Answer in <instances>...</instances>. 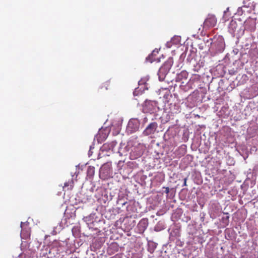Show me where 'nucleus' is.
Masks as SVG:
<instances>
[{"mask_svg":"<svg viewBox=\"0 0 258 258\" xmlns=\"http://www.w3.org/2000/svg\"><path fill=\"white\" fill-rule=\"evenodd\" d=\"M225 42L221 35L215 36L210 42L209 51L210 55L214 56L223 53L225 49Z\"/></svg>","mask_w":258,"mask_h":258,"instance_id":"obj_1","label":"nucleus"},{"mask_svg":"<svg viewBox=\"0 0 258 258\" xmlns=\"http://www.w3.org/2000/svg\"><path fill=\"white\" fill-rule=\"evenodd\" d=\"M172 64L173 59L169 58L160 68L158 73V78L160 81H165L167 82H169V80H166V76L170 70Z\"/></svg>","mask_w":258,"mask_h":258,"instance_id":"obj_2","label":"nucleus"},{"mask_svg":"<svg viewBox=\"0 0 258 258\" xmlns=\"http://www.w3.org/2000/svg\"><path fill=\"white\" fill-rule=\"evenodd\" d=\"M159 110L157 102L146 100L143 105V110L144 113L155 114Z\"/></svg>","mask_w":258,"mask_h":258,"instance_id":"obj_3","label":"nucleus"},{"mask_svg":"<svg viewBox=\"0 0 258 258\" xmlns=\"http://www.w3.org/2000/svg\"><path fill=\"white\" fill-rule=\"evenodd\" d=\"M158 124L156 121L150 122L143 131L142 135L147 136L150 138H153L156 133L158 132Z\"/></svg>","mask_w":258,"mask_h":258,"instance_id":"obj_4","label":"nucleus"},{"mask_svg":"<svg viewBox=\"0 0 258 258\" xmlns=\"http://www.w3.org/2000/svg\"><path fill=\"white\" fill-rule=\"evenodd\" d=\"M140 121L137 118L130 119L126 129L127 134H132L138 131L140 128Z\"/></svg>","mask_w":258,"mask_h":258,"instance_id":"obj_5","label":"nucleus"},{"mask_svg":"<svg viewBox=\"0 0 258 258\" xmlns=\"http://www.w3.org/2000/svg\"><path fill=\"white\" fill-rule=\"evenodd\" d=\"M111 166L110 162H106L101 167L99 172L101 178L105 179L112 176L113 172Z\"/></svg>","mask_w":258,"mask_h":258,"instance_id":"obj_6","label":"nucleus"},{"mask_svg":"<svg viewBox=\"0 0 258 258\" xmlns=\"http://www.w3.org/2000/svg\"><path fill=\"white\" fill-rule=\"evenodd\" d=\"M149 79L150 77L149 76H146L142 78L138 82L139 87L137 88H136L134 91L133 94L134 96L138 95L144 92L145 90L148 89V84L147 83V82L149 81Z\"/></svg>","mask_w":258,"mask_h":258,"instance_id":"obj_7","label":"nucleus"},{"mask_svg":"<svg viewBox=\"0 0 258 258\" xmlns=\"http://www.w3.org/2000/svg\"><path fill=\"white\" fill-rule=\"evenodd\" d=\"M256 22L255 20L249 18L247 19L244 23V29H240L238 31L237 34L238 36L242 35L244 34V30L249 31H254L255 29Z\"/></svg>","mask_w":258,"mask_h":258,"instance_id":"obj_8","label":"nucleus"},{"mask_svg":"<svg viewBox=\"0 0 258 258\" xmlns=\"http://www.w3.org/2000/svg\"><path fill=\"white\" fill-rule=\"evenodd\" d=\"M217 23V19L213 15L209 14L203 23V28L207 29L214 27Z\"/></svg>","mask_w":258,"mask_h":258,"instance_id":"obj_9","label":"nucleus"},{"mask_svg":"<svg viewBox=\"0 0 258 258\" xmlns=\"http://www.w3.org/2000/svg\"><path fill=\"white\" fill-rule=\"evenodd\" d=\"M28 225V222L21 223V237L22 239H27L30 236V229Z\"/></svg>","mask_w":258,"mask_h":258,"instance_id":"obj_10","label":"nucleus"},{"mask_svg":"<svg viewBox=\"0 0 258 258\" xmlns=\"http://www.w3.org/2000/svg\"><path fill=\"white\" fill-rule=\"evenodd\" d=\"M103 223V221L101 220L95 219L94 221H92L91 223H89L88 227L90 229L94 230L96 232H98L100 231V228Z\"/></svg>","mask_w":258,"mask_h":258,"instance_id":"obj_11","label":"nucleus"},{"mask_svg":"<svg viewBox=\"0 0 258 258\" xmlns=\"http://www.w3.org/2000/svg\"><path fill=\"white\" fill-rule=\"evenodd\" d=\"M148 226V220L147 218H143L139 222L137 225L138 232L142 234L147 229Z\"/></svg>","mask_w":258,"mask_h":258,"instance_id":"obj_12","label":"nucleus"},{"mask_svg":"<svg viewBox=\"0 0 258 258\" xmlns=\"http://www.w3.org/2000/svg\"><path fill=\"white\" fill-rule=\"evenodd\" d=\"M113 193L108 192L107 191H104L102 195V201L104 203H106L112 200L114 197Z\"/></svg>","mask_w":258,"mask_h":258,"instance_id":"obj_13","label":"nucleus"},{"mask_svg":"<svg viewBox=\"0 0 258 258\" xmlns=\"http://www.w3.org/2000/svg\"><path fill=\"white\" fill-rule=\"evenodd\" d=\"M193 64L192 70L195 73L199 72L200 70L204 67V63L203 61L200 60L199 61H196L195 60L192 61Z\"/></svg>","mask_w":258,"mask_h":258,"instance_id":"obj_14","label":"nucleus"},{"mask_svg":"<svg viewBox=\"0 0 258 258\" xmlns=\"http://www.w3.org/2000/svg\"><path fill=\"white\" fill-rule=\"evenodd\" d=\"M237 26V24L235 21L231 20L230 21L228 26V31L233 36H235Z\"/></svg>","mask_w":258,"mask_h":258,"instance_id":"obj_15","label":"nucleus"},{"mask_svg":"<svg viewBox=\"0 0 258 258\" xmlns=\"http://www.w3.org/2000/svg\"><path fill=\"white\" fill-rule=\"evenodd\" d=\"M127 204L126 199L125 198L123 195H118V199L116 201V204L119 206L117 207L118 210H120L121 207Z\"/></svg>","mask_w":258,"mask_h":258,"instance_id":"obj_16","label":"nucleus"},{"mask_svg":"<svg viewBox=\"0 0 258 258\" xmlns=\"http://www.w3.org/2000/svg\"><path fill=\"white\" fill-rule=\"evenodd\" d=\"M119 246L116 243H111L108 248L107 252L109 254H113L118 251Z\"/></svg>","mask_w":258,"mask_h":258,"instance_id":"obj_17","label":"nucleus"},{"mask_svg":"<svg viewBox=\"0 0 258 258\" xmlns=\"http://www.w3.org/2000/svg\"><path fill=\"white\" fill-rule=\"evenodd\" d=\"M188 73L185 71H183L180 72L179 74H177L176 77V81H181L183 79H186L187 78Z\"/></svg>","mask_w":258,"mask_h":258,"instance_id":"obj_18","label":"nucleus"},{"mask_svg":"<svg viewBox=\"0 0 258 258\" xmlns=\"http://www.w3.org/2000/svg\"><path fill=\"white\" fill-rule=\"evenodd\" d=\"M170 110L171 113H177L180 111V106L178 104H172L170 105Z\"/></svg>","mask_w":258,"mask_h":258,"instance_id":"obj_19","label":"nucleus"},{"mask_svg":"<svg viewBox=\"0 0 258 258\" xmlns=\"http://www.w3.org/2000/svg\"><path fill=\"white\" fill-rule=\"evenodd\" d=\"M157 243L153 241H149L148 243V251L151 253H153L157 247Z\"/></svg>","mask_w":258,"mask_h":258,"instance_id":"obj_20","label":"nucleus"},{"mask_svg":"<svg viewBox=\"0 0 258 258\" xmlns=\"http://www.w3.org/2000/svg\"><path fill=\"white\" fill-rule=\"evenodd\" d=\"M170 235L173 237H179L180 236V230L178 226H175L170 233Z\"/></svg>","mask_w":258,"mask_h":258,"instance_id":"obj_21","label":"nucleus"},{"mask_svg":"<svg viewBox=\"0 0 258 258\" xmlns=\"http://www.w3.org/2000/svg\"><path fill=\"white\" fill-rule=\"evenodd\" d=\"M165 228V226L163 222L159 221L157 223L154 227V230L156 231L159 232Z\"/></svg>","mask_w":258,"mask_h":258,"instance_id":"obj_22","label":"nucleus"},{"mask_svg":"<svg viewBox=\"0 0 258 258\" xmlns=\"http://www.w3.org/2000/svg\"><path fill=\"white\" fill-rule=\"evenodd\" d=\"M158 53V49L156 48L152 52L149 54L147 57H146V60L148 61H149L150 62H152L153 61L155 60V59H154L152 57L154 55H156Z\"/></svg>","mask_w":258,"mask_h":258,"instance_id":"obj_23","label":"nucleus"},{"mask_svg":"<svg viewBox=\"0 0 258 258\" xmlns=\"http://www.w3.org/2000/svg\"><path fill=\"white\" fill-rule=\"evenodd\" d=\"M94 173L95 168L93 166H89L87 171V176L89 178H91L93 176Z\"/></svg>","mask_w":258,"mask_h":258,"instance_id":"obj_24","label":"nucleus"},{"mask_svg":"<svg viewBox=\"0 0 258 258\" xmlns=\"http://www.w3.org/2000/svg\"><path fill=\"white\" fill-rule=\"evenodd\" d=\"M94 216H95L94 214H93V215L91 214L89 216L85 217L83 218V220L86 223L88 226H89V223H91V222H92V221L94 220Z\"/></svg>","mask_w":258,"mask_h":258,"instance_id":"obj_25","label":"nucleus"},{"mask_svg":"<svg viewBox=\"0 0 258 258\" xmlns=\"http://www.w3.org/2000/svg\"><path fill=\"white\" fill-rule=\"evenodd\" d=\"M102 133V131H101V129L99 130V133L98 135H97L96 136H95V138L97 139V140H98V142H99L100 141H102L103 140H104L105 139H106V135L105 134H102V135H101Z\"/></svg>","mask_w":258,"mask_h":258,"instance_id":"obj_26","label":"nucleus"},{"mask_svg":"<svg viewBox=\"0 0 258 258\" xmlns=\"http://www.w3.org/2000/svg\"><path fill=\"white\" fill-rule=\"evenodd\" d=\"M154 177L155 179L159 182H162L164 180V176L162 173H157Z\"/></svg>","mask_w":258,"mask_h":258,"instance_id":"obj_27","label":"nucleus"},{"mask_svg":"<svg viewBox=\"0 0 258 258\" xmlns=\"http://www.w3.org/2000/svg\"><path fill=\"white\" fill-rule=\"evenodd\" d=\"M73 186V181L71 180L64 183L63 188H68V189H71Z\"/></svg>","mask_w":258,"mask_h":258,"instance_id":"obj_28","label":"nucleus"},{"mask_svg":"<svg viewBox=\"0 0 258 258\" xmlns=\"http://www.w3.org/2000/svg\"><path fill=\"white\" fill-rule=\"evenodd\" d=\"M229 216L228 215V213H226V216L222 218V222L226 225H228L229 224Z\"/></svg>","mask_w":258,"mask_h":258,"instance_id":"obj_29","label":"nucleus"},{"mask_svg":"<svg viewBox=\"0 0 258 258\" xmlns=\"http://www.w3.org/2000/svg\"><path fill=\"white\" fill-rule=\"evenodd\" d=\"M181 219L182 221L187 223L190 220L191 218L189 215L184 214L181 218Z\"/></svg>","mask_w":258,"mask_h":258,"instance_id":"obj_30","label":"nucleus"},{"mask_svg":"<svg viewBox=\"0 0 258 258\" xmlns=\"http://www.w3.org/2000/svg\"><path fill=\"white\" fill-rule=\"evenodd\" d=\"M171 41L173 44H177L180 41V37L179 36H174L172 38H171Z\"/></svg>","mask_w":258,"mask_h":258,"instance_id":"obj_31","label":"nucleus"},{"mask_svg":"<svg viewBox=\"0 0 258 258\" xmlns=\"http://www.w3.org/2000/svg\"><path fill=\"white\" fill-rule=\"evenodd\" d=\"M171 97V95L170 94V92L167 91L165 94L164 95V98L165 99V101H168V99L169 98Z\"/></svg>","mask_w":258,"mask_h":258,"instance_id":"obj_32","label":"nucleus"},{"mask_svg":"<svg viewBox=\"0 0 258 258\" xmlns=\"http://www.w3.org/2000/svg\"><path fill=\"white\" fill-rule=\"evenodd\" d=\"M117 142L116 141H113L110 143L109 145V150H113L114 147L116 146Z\"/></svg>","mask_w":258,"mask_h":258,"instance_id":"obj_33","label":"nucleus"},{"mask_svg":"<svg viewBox=\"0 0 258 258\" xmlns=\"http://www.w3.org/2000/svg\"><path fill=\"white\" fill-rule=\"evenodd\" d=\"M118 153L120 154V156L122 155H126V151H124V150H122V148H120L118 151Z\"/></svg>","mask_w":258,"mask_h":258,"instance_id":"obj_34","label":"nucleus"},{"mask_svg":"<svg viewBox=\"0 0 258 258\" xmlns=\"http://www.w3.org/2000/svg\"><path fill=\"white\" fill-rule=\"evenodd\" d=\"M109 144H104L103 146L102 147L101 149L103 151L104 150H109Z\"/></svg>","mask_w":258,"mask_h":258,"instance_id":"obj_35","label":"nucleus"},{"mask_svg":"<svg viewBox=\"0 0 258 258\" xmlns=\"http://www.w3.org/2000/svg\"><path fill=\"white\" fill-rule=\"evenodd\" d=\"M123 165V162L121 160L119 161L117 163V167L118 168V169H120Z\"/></svg>","mask_w":258,"mask_h":258,"instance_id":"obj_36","label":"nucleus"},{"mask_svg":"<svg viewBox=\"0 0 258 258\" xmlns=\"http://www.w3.org/2000/svg\"><path fill=\"white\" fill-rule=\"evenodd\" d=\"M212 39V38H210V39H206V38H205L204 39V42H205L206 44L209 43V44L208 45V46L209 47L210 46V42H211Z\"/></svg>","mask_w":258,"mask_h":258,"instance_id":"obj_37","label":"nucleus"},{"mask_svg":"<svg viewBox=\"0 0 258 258\" xmlns=\"http://www.w3.org/2000/svg\"><path fill=\"white\" fill-rule=\"evenodd\" d=\"M90 199H91L90 196H86V199H85V198L83 199L82 200V202H83V203H86L88 201H89Z\"/></svg>","mask_w":258,"mask_h":258,"instance_id":"obj_38","label":"nucleus"},{"mask_svg":"<svg viewBox=\"0 0 258 258\" xmlns=\"http://www.w3.org/2000/svg\"><path fill=\"white\" fill-rule=\"evenodd\" d=\"M172 42L171 41V40H170V41H168L166 42V46L167 47V48H170L172 45Z\"/></svg>","mask_w":258,"mask_h":258,"instance_id":"obj_39","label":"nucleus"},{"mask_svg":"<svg viewBox=\"0 0 258 258\" xmlns=\"http://www.w3.org/2000/svg\"><path fill=\"white\" fill-rule=\"evenodd\" d=\"M94 148V145H92L90 146V150L89 151V152H88V155L89 156H90L91 155H92V152L91 151V150Z\"/></svg>","mask_w":258,"mask_h":258,"instance_id":"obj_40","label":"nucleus"},{"mask_svg":"<svg viewBox=\"0 0 258 258\" xmlns=\"http://www.w3.org/2000/svg\"><path fill=\"white\" fill-rule=\"evenodd\" d=\"M237 13L239 15H241L243 14V11L241 7H239L237 9Z\"/></svg>","mask_w":258,"mask_h":258,"instance_id":"obj_41","label":"nucleus"},{"mask_svg":"<svg viewBox=\"0 0 258 258\" xmlns=\"http://www.w3.org/2000/svg\"><path fill=\"white\" fill-rule=\"evenodd\" d=\"M126 210L127 211H133V209L134 208L133 206L132 205H127V207H126Z\"/></svg>","mask_w":258,"mask_h":258,"instance_id":"obj_42","label":"nucleus"},{"mask_svg":"<svg viewBox=\"0 0 258 258\" xmlns=\"http://www.w3.org/2000/svg\"><path fill=\"white\" fill-rule=\"evenodd\" d=\"M148 119L147 117H145L143 118V121H142V124L144 125L145 123H146L148 122Z\"/></svg>","mask_w":258,"mask_h":258,"instance_id":"obj_43","label":"nucleus"},{"mask_svg":"<svg viewBox=\"0 0 258 258\" xmlns=\"http://www.w3.org/2000/svg\"><path fill=\"white\" fill-rule=\"evenodd\" d=\"M163 155V153H157L156 155V158L157 159L160 158L161 156H162Z\"/></svg>","mask_w":258,"mask_h":258,"instance_id":"obj_44","label":"nucleus"},{"mask_svg":"<svg viewBox=\"0 0 258 258\" xmlns=\"http://www.w3.org/2000/svg\"><path fill=\"white\" fill-rule=\"evenodd\" d=\"M163 188H165V192L166 194H168L169 192V188L168 187H164Z\"/></svg>","mask_w":258,"mask_h":258,"instance_id":"obj_45","label":"nucleus"},{"mask_svg":"<svg viewBox=\"0 0 258 258\" xmlns=\"http://www.w3.org/2000/svg\"><path fill=\"white\" fill-rule=\"evenodd\" d=\"M110 258H121L120 256L118 254H116L115 255L112 256Z\"/></svg>","mask_w":258,"mask_h":258,"instance_id":"obj_46","label":"nucleus"},{"mask_svg":"<svg viewBox=\"0 0 258 258\" xmlns=\"http://www.w3.org/2000/svg\"><path fill=\"white\" fill-rule=\"evenodd\" d=\"M186 180H187V178H185L184 179V182H183V186H186Z\"/></svg>","mask_w":258,"mask_h":258,"instance_id":"obj_47","label":"nucleus"},{"mask_svg":"<svg viewBox=\"0 0 258 258\" xmlns=\"http://www.w3.org/2000/svg\"><path fill=\"white\" fill-rule=\"evenodd\" d=\"M142 154V153L141 152H139L138 154H137V156H140Z\"/></svg>","mask_w":258,"mask_h":258,"instance_id":"obj_48","label":"nucleus"},{"mask_svg":"<svg viewBox=\"0 0 258 258\" xmlns=\"http://www.w3.org/2000/svg\"><path fill=\"white\" fill-rule=\"evenodd\" d=\"M229 10V8H227L226 10L224 11V13L225 14Z\"/></svg>","mask_w":258,"mask_h":258,"instance_id":"obj_49","label":"nucleus"},{"mask_svg":"<svg viewBox=\"0 0 258 258\" xmlns=\"http://www.w3.org/2000/svg\"><path fill=\"white\" fill-rule=\"evenodd\" d=\"M45 250H46V253H45L46 254L47 253V252L48 251H49V252H50V250H48V249H46Z\"/></svg>","mask_w":258,"mask_h":258,"instance_id":"obj_50","label":"nucleus"},{"mask_svg":"<svg viewBox=\"0 0 258 258\" xmlns=\"http://www.w3.org/2000/svg\"><path fill=\"white\" fill-rule=\"evenodd\" d=\"M187 60H189V56L187 57Z\"/></svg>","mask_w":258,"mask_h":258,"instance_id":"obj_51","label":"nucleus"},{"mask_svg":"<svg viewBox=\"0 0 258 258\" xmlns=\"http://www.w3.org/2000/svg\"><path fill=\"white\" fill-rule=\"evenodd\" d=\"M190 99V97H188V98H187V99H188V100H189V99Z\"/></svg>","mask_w":258,"mask_h":258,"instance_id":"obj_52","label":"nucleus"},{"mask_svg":"<svg viewBox=\"0 0 258 258\" xmlns=\"http://www.w3.org/2000/svg\"><path fill=\"white\" fill-rule=\"evenodd\" d=\"M37 244H39V245H40V243H39V242H37Z\"/></svg>","mask_w":258,"mask_h":258,"instance_id":"obj_53","label":"nucleus"}]
</instances>
